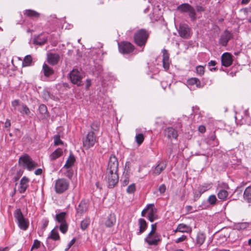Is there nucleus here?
I'll use <instances>...</instances> for the list:
<instances>
[{"label":"nucleus","mask_w":251,"mask_h":251,"mask_svg":"<svg viewBox=\"0 0 251 251\" xmlns=\"http://www.w3.org/2000/svg\"><path fill=\"white\" fill-rule=\"evenodd\" d=\"M149 36L147 30L141 29L137 31L134 35L135 43L139 47H144Z\"/></svg>","instance_id":"1"},{"label":"nucleus","mask_w":251,"mask_h":251,"mask_svg":"<svg viewBox=\"0 0 251 251\" xmlns=\"http://www.w3.org/2000/svg\"><path fill=\"white\" fill-rule=\"evenodd\" d=\"M19 164L24 168H26L30 171L38 166L37 163L35 162L27 154H25L19 158Z\"/></svg>","instance_id":"2"},{"label":"nucleus","mask_w":251,"mask_h":251,"mask_svg":"<svg viewBox=\"0 0 251 251\" xmlns=\"http://www.w3.org/2000/svg\"><path fill=\"white\" fill-rule=\"evenodd\" d=\"M97 137L95 132L93 131H90L86 135L82 138V143L83 148L88 150L93 147L97 141Z\"/></svg>","instance_id":"3"},{"label":"nucleus","mask_w":251,"mask_h":251,"mask_svg":"<svg viewBox=\"0 0 251 251\" xmlns=\"http://www.w3.org/2000/svg\"><path fill=\"white\" fill-rule=\"evenodd\" d=\"M14 215L19 227L22 230H26L29 226V222L24 217L21 210L20 209H16L14 212Z\"/></svg>","instance_id":"4"},{"label":"nucleus","mask_w":251,"mask_h":251,"mask_svg":"<svg viewBox=\"0 0 251 251\" xmlns=\"http://www.w3.org/2000/svg\"><path fill=\"white\" fill-rule=\"evenodd\" d=\"M177 10L181 13H187L192 21L196 19L195 9L188 3H184L179 5L177 7Z\"/></svg>","instance_id":"5"},{"label":"nucleus","mask_w":251,"mask_h":251,"mask_svg":"<svg viewBox=\"0 0 251 251\" xmlns=\"http://www.w3.org/2000/svg\"><path fill=\"white\" fill-rule=\"evenodd\" d=\"M70 185L69 181L65 178L57 179L54 184L55 191L57 194H62L68 190Z\"/></svg>","instance_id":"6"},{"label":"nucleus","mask_w":251,"mask_h":251,"mask_svg":"<svg viewBox=\"0 0 251 251\" xmlns=\"http://www.w3.org/2000/svg\"><path fill=\"white\" fill-rule=\"evenodd\" d=\"M105 180L108 183V187L109 188H113L119 181V176L117 171H107Z\"/></svg>","instance_id":"7"},{"label":"nucleus","mask_w":251,"mask_h":251,"mask_svg":"<svg viewBox=\"0 0 251 251\" xmlns=\"http://www.w3.org/2000/svg\"><path fill=\"white\" fill-rule=\"evenodd\" d=\"M70 78L73 83L77 86L82 85V76L81 73L77 69H73L70 73Z\"/></svg>","instance_id":"8"},{"label":"nucleus","mask_w":251,"mask_h":251,"mask_svg":"<svg viewBox=\"0 0 251 251\" xmlns=\"http://www.w3.org/2000/svg\"><path fill=\"white\" fill-rule=\"evenodd\" d=\"M119 51L123 54H128L133 51L134 46L128 42H122L118 43Z\"/></svg>","instance_id":"9"},{"label":"nucleus","mask_w":251,"mask_h":251,"mask_svg":"<svg viewBox=\"0 0 251 251\" xmlns=\"http://www.w3.org/2000/svg\"><path fill=\"white\" fill-rule=\"evenodd\" d=\"M161 241V236L158 233H149L145 238V241L149 245H156Z\"/></svg>","instance_id":"10"},{"label":"nucleus","mask_w":251,"mask_h":251,"mask_svg":"<svg viewBox=\"0 0 251 251\" xmlns=\"http://www.w3.org/2000/svg\"><path fill=\"white\" fill-rule=\"evenodd\" d=\"M118 165L119 163L117 157L113 154L111 155L109 157L107 171H118Z\"/></svg>","instance_id":"11"},{"label":"nucleus","mask_w":251,"mask_h":251,"mask_svg":"<svg viewBox=\"0 0 251 251\" xmlns=\"http://www.w3.org/2000/svg\"><path fill=\"white\" fill-rule=\"evenodd\" d=\"M218 189H219L217 193L218 198L222 201L226 200L228 195L226 190L229 189L227 184L223 183H222V188H220V186L219 185Z\"/></svg>","instance_id":"12"},{"label":"nucleus","mask_w":251,"mask_h":251,"mask_svg":"<svg viewBox=\"0 0 251 251\" xmlns=\"http://www.w3.org/2000/svg\"><path fill=\"white\" fill-rule=\"evenodd\" d=\"M232 37V34L231 32L227 30H225L219 39V43L222 46L225 47Z\"/></svg>","instance_id":"13"},{"label":"nucleus","mask_w":251,"mask_h":251,"mask_svg":"<svg viewBox=\"0 0 251 251\" xmlns=\"http://www.w3.org/2000/svg\"><path fill=\"white\" fill-rule=\"evenodd\" d=\"M179 36L183 38H188L190 37V28L186 24H180L178 30Z\"/></svg>","instance_id":"14"},{"label":"nucleus","mask_w":251,"mask_h":251,"mask_svg":"<svg viewBox=\"0 0 251 251\" xmlns=\"http://www.w3.org/2000/svg\"><path fill=\"white\" fill-rule=\"evenodd\" d=\"M48 62L52 65H56L60 59V55L58 53L49 52L47 54Z\"/></svg>","instance_id":"15"},{"label":"nucleus","mask_w":251,"mask_h":251,"mask_svg":"<svg viewBox=\"0 0 251 251\" xmlns=\"http://www.w3.org/2000/svg\"><path fill=\"white\" fill-rule=\"evenodd\" d=\"M221 61L224 66L226 67L230 66L233 61L232 55L228 52L224 53L222 55Z\"/></svg>","instance_id":"16"},{"label":"nucleus","mask_w":251,"mask_h":251,"mask_svg":"<svg viewBox=\"0 0 251 251\" xmlns=\"http://www.w3.org/2000/svg\"><path fill=\"white\" fill-rule=\"evenodd\" d=\"M88 209V203L85 201H81L76 208V216H81L85 213Z\"/></svg>","instance_id":"17"},{"label":"nucleus","mask_w":251,"mask_h":251,"mask_svg":"<svg viewBox=\"0 0 251 251\" xmlns=\"http://www.w3.org/2000/svg\"><path fill=\"white\" fill-rule=\"evenodd\" d=\"M147 212L148 213V220L152 222L154 220L156 219L157 216L156 214V209L154 208L153 204H150L147 207Z\"/></svg>","instance_id":"18"},{"label":"nucleus","mask_w":251,"mask_h":251,"mask_svg":"<svg viewBox=\"0 0 251 251\" xmlns=\"http://www.w3.org/2000/svg\"><path fill=\"white\" fill-rule=\"evenodd\" d=\"M162 63L163 67L165 70L167 71L169 70L170 68V65L171 63V61L169 58V54L168 53L167 50L164 49L162 50Z\"/></svg>","instance_id":"19"},{"label":"nucleus","mask_w":251,"mask_h":251,"mask_svg":"<svg viewBox=\"0 0 251 251\" xmlns=\"http://www.w3.org/2000/svg\"><path fill=\"white\" fill-rule=\"evenodd\" d=\"M29 179L26 176L22 177L20 181L19 191L20 193L22 194L25 192L29 185Z\"/></svg>","instance_id":"20"},{"label":"nucleus","mask_w":251,"mask_h":251,"mask_svg":"<svg viewBox=\"0 0 251 251\" xmlns=\"http://www.w3.org/2000/svg\"><path fill=\"white\" fill-rule=\"evenodd\" d=\"M164 133L165 136L169 139H176L177 137V131L172 127H169L165 129Z\"/></svg>","instance_id":"21"},{"label":"nucleus","mask_w":251,"mask_h":251,"mask_svg":"<svg viewBox=\"0 0 251 251\" xmlns=\"http://www.w3.org/2000/svg\"><path fill=\"white\" fill-rule=\"evenodd\" d=\"M166 164L165 162L161 161L156 165L153 169L152 174L154 176H158L166 168Z\"/></svg>","instance_id":"22"},{"label":"nucleus","mask_w":251,"mask_h":251,"mask_svg":"<svg viewBox=\"0 0 251 251\" xmlns=\"http://www.w3.org/2000/svg\"><path fill=\"white\" fill-rule=\"evenodd\" d=\"M42 72L46 77H49L54 74V70L46 63L43 65Z\"/></svg>","instance_id":"23"},{"label":"nucleus","mask_w":251,"mask_h":251,"mask_svg":"<svg viewBox=\"0 0 251 251\" xmlns=\"http://www.w3.org/2000/svg\"><path fill=\"white\" fill-rule=\"evenodd\" d=\"M116 221V216L114 213L109 215L105 222V225L106 227H110L113 226Z\"/></svg>","instance_id":"24"},{"label":"nucleus","mask_w":251,"mask_h":251,"mask_svg":"<svg viewBox=\"0 0 251 251\" xmlns=\"http://www.w3.org/2000/svg\"><path fill=\"white\" fill-rule=\"evenodd\" d=\"M57 228L58 226H56L51 231L50 234L47 238V242H49L50 239H52L54 241L59 240L60 239V236L57 231Z\"/></svg>","instance_id":"25"},{"label":"nucleus","mask_w":251,"mask_h":251,"mask_svg":"<svg viewBox=\"0 0 251 251\" xmlns=\"http://www.w3.org/2000/svg\"><path fill=\"white\" fill-rule=\"evenodd\" d=\"M63 151L62 149L58 148L50 155V159L51 161L55 160L61 156L63 155Z\"/></svg>","instance_id":"26"},{"label":"nucleus","mask_w":251,"mask_h":251,"mask_svg":"<svg viewBox=\"0 0 251 251\" xmlns=\"http://www.w3.org/2000/svg\"><path fill=\"white\" fill-rule=\"evenodd\" d=\"M25 15L31 19H38L40 17V14L34 10L31 9H27L24 12Z\"/></svg>","instance_id":"27"},{"label":"nucleus","mask_w":251,"mask_h":251,"mask_svg":"<svg viewBox=\"0 0 251 251\" xmlns=\"http://www.w3.org/2000/svg\"><path fill=\"white\" fill-rule=\"evenodd\" d=\"M187 83L189 86L196 85V87L199 88H201L203 87V85L201 84L200 80L196 77H192L188 79L187 81Z\"/></svg>","instance_id":"28"},{"label":"nucleus","mask_w":251,"mask_h":251,"mask_svg":"<svg viewBox=\"0 0 251 251\" xmlns=\"http://www.w3.org/2000/svg\"><path fill=\"white\" fill-rule=\"evenodd\" d=\"M174 231L175 232H180L182 233H189L191 231V228L190 226H187L186 225L180 224L177 226V228Z\"/></svg>","instance_id":"29"},{"label":"nucleus","mask_w":251,"mask_h":251,"mask_svg":"<svg viewBox=\"0 0 251 251\" xmlns=\"http://www.w3.org/2000/svg\"><path fill=\"white\" fill-rule=\"evenodd\" d=\"M47 41V36L43 34H41L34 39L33 43L35 45H42L44 44Z\"/></svg>","instance_id":"30"},{"label":"nucleus","mask_w":251,"mask_h":251,"mask_svg":"<svg viewBox=\"0 0 251 251\" xmlns=\"http://www.w3.org/2000/svg\"><path fill=\"white\" fill-rule=\"evenodd\" d=\"M139 231L137 232L138 235H140L144 232L147 228V223L146 221L142 218L139 219Z\"/></svg>","instance_id":"31"},{"label":"nucleus","mask_w":251,"mask_h":251,"mask_svg":"<svg viewBox=\"0 0 251 251\" xmlns=\"http://www.w3.org/2000/svg\"><path fill=\"white\" fill-rule=\"evenodd\" d=\"M243 198L248 203H251V186L247 187L244 191Z\"/></svg>","instance_id":"32"},{"label":"nucleus","mask_w":251,"mask_h":251,"mask_svg":"<svg viewBox=\"0 0 251 251\" xmlns=\"http://www.w3.org/2000/svg\"><path fill=\"white\" fill-rule=\"evenodd\" d=\"M212 187L211 183H204L200 185L197 189H198L202 194L210 189Z\"/></svg>","instance_id":"33"},{"label":"nucleus","mask_w":251,"mask_h":251,"mask_svg":"<svg viewBox=\"0 0 251 251\" xmlns=\"http://www.w3.org/2000/svg\"><path fill=\"white\" fill-rule=\"evenodd\" d=\"M75 160L74 155L70 154L63 168H71L74 165Z\"/></svg>","instance_id":"34"},{"label":"nucleus","mask_w":251,"mask_h":251,"mask_svg":"<svg viewBox=\"0 0 251 251\" xmlns=\"http://www.w3.org/2000/svg\"><path fill=\"white\" fill-rule=\"evenodd\" d=\"M19 111L22 115H29L30 113V111L29 109L27 107V106L24 104H21V105L18 108L17 110Z\"/></svg>","instance_id":"35"},{"label":"nucleus","mask_w":251,"mask_h":251,"mask_svg":"<svg viewBox=\"0 0 251 251\" xmlns=\"http://www.w3.org/2000/svg\"><path fill=\"white\" fill-rule=\"evenodd\" d=\"M66 213L64 212L56 214L55 216V220L60 224L66 223Z\"/></svg>","instance_id":"36"},{"label":"nucleus","mask_w":251,"mask_h":251,"mask_svg":"<svg viewBox=\"0 0 251 251\" xmlns=\"http://www.w3.org/2000/svg\"><path fill=\"white\" fill-rule=\"evenodd\" d=\"M205 235L203 233L199 232L197 234V239H196L197 244L199 245L200 246L202 245L203 244V243L205 241Z\"/></svg>","instance_id":"37"},{"label":"nucleus","mask_w":251,"mask_h":251,"mask_svg":"<svg viewBox=\"0 0 251 251\" xmlns=\"http://www.w3.org/2000/svg\"><path fill=\"white\" fill-rule=\"evenodd\" d=\"M32 62V58L30 55L25 56L23 61V67H27L31 65Z\"/></svg>","instance_id":"38"},{"label":"nucleus","mask_w":251,"mask_h":251,"mask_svg":"<svg viewBox=\"0 0 251 251\" xmlns=\"http://www.w3.org/2000/svg\"><path fill=\"white\" fill-rule=\"evenodd\" d=\"M39 111L43 117L46 118L48 116L47 107L45 104H41L39 106Z\"/></svg>","instance_id":"39"},{"label":"nucleus","mask_w":251,"mask_h":251,"mask_svg":"<svg viewBox=\"0 0 251 251\" xmlns=\"http://www.w3.org/2000/svg\"><path fill=\"white\" fill-rule=\"evenodd\" d=\"M90 219L89 218L86 217L80 223V228L82 230H85L90 225Z\"/></svg>","instance_id":"40"},{"label":"nucleus","mask_w":251,"mask_h":251,"mask_svg":"<svg viewBox=\"0 0 251 251\" xmlns=\"http://www.w3.org/2000/svg\"><path fill=\"white\" fill-rule=\"evenodd\" d=\"M218 201L215 195H211L209 196L207 199L208 202L212 205H214L216 204L217 201Z\"/></svg>","instance_id":"41"},{"label":"nucleus","mask_w":251,"mask_h":251,"mask_svg":"<svg viewBox=\"0 0 251 251\" xmlns=\"http://www.w3.org/2000/svg\"><path fill=\"white\" fill-rule=\"evenodd\" d=\"M100 127V123L97 121H95L91 125V131H93L94 132H95V131H98L99 130Z\"/></svg>","instance_id":"42"},{"label":"nucleus","mask_w":251,"mask_h":251,"mask_svg":"<svg viewBox=\"0 0 251 251\" xmlns=\"http://www.w3.org/2000/svg\"><path fill=\"white\" fill-rule=\"evenodd\" d=\"M136 142L138 145H141L144 140V137L143 134H138L135 136Z\"/></svg>","instance_id":"43"},{"label":"nucleus","mask_w":251,"mask_h":251,"mask_svg":"<svg viewBox=\"0 0 251 251\" xmlns=\"http://www.w3.org/2000/svg\"><path fill=\"white\" fill-rule=\"evenodd\" d=\"M54 144L55 146H58L63 144V142L60 140V137L59 134L54 136Z\"/></svg>","instance_id":"44"},{"label":"nucleus","mask_w":251,"mask_h":251,"mask_svg":"<svg viewBox=\"0 0 251 251\" xmlns=\"http://www.w3.org/2000/svg\"><path fill=\"white\" fill-rule=\"evenodd\" d=\"M196 73L198 75L202 76L204 73V68L202 66H198L196 68Z\"/></svg>","instance_id":"45"},{"label":"nucleus","mask_w":251,"mask_h":251,"mask_svg":"<svg viewBox=\"0 0 251 251\" xmlns=\"http://www.w3.org/2000/svg\"><path fill=\"white\" fill-rule=\"evenodd\" d=\"M68 227V226L66 222L60 224V225L59 226V229L60 231L64 234L67 231Z\"/></svg>","instance_id":"46"},{"label":"nucleus","mask_w":251,"mask_h":251,"mask_svg":"<svg viewBox=\"0 0 251 251\" xmlns=\"http://www.w3.org/2000/svg\"><path fill=\"white\" fill-rule=\"evenodd\" d=\"M66 169V172L64 173V176L69 178H71L73 175V171L71 168H64Z\"/></svg>","instance_id":"47"},{"label":"nucleus","mask_w":251,"mask_h":251,"mask_svg":"<svg viewBox=\"0 0 251 251\" xmlns=\"http://www.w3.org/2000/svg\"><path fill=\"white\" fill-rule=\"evenodd\" d=\"M136 190V186L135 184L134 183H132L130 185H129L127 189H126V192L128 194H132Z\"/></svg>","instance_id":"48"},{"label":"nucleus","mask_w":251,"mask_h":251,"mask_svg":"<svg viewBox=\"0 0 251 251\" xmlns=\"http://www.w3.org/2000/svg\"><path fill=\"white\" fill-rule=\"evenodd\" d=\"M193 194V201H196L201 197L202 193L198 189H197L194 191Z\"/></svg>","instance_id":"49"},{"label":"nucleus","mask_w":251,"mask_h":251,"mask_svg":"<svg viewBox=\"0 0 251 251\" xmlns=\"http://www.w3.org/2000/svg\"><path fill=\"white\" fill-rule=\"evenodd\" d=\"M248 226L249 225L247 223H242L237 225L236 227L238 230H242L246 229Z\"/></svg>","instance_id":"50"},{"label":"nucleus","mask_w":251,"mask_h":251,"mask_svg":"<svg viewBox=\"0 0 251 251\" xmlns=\"http://www.w3.org/2000/svg\"><path fill=\"white\" fill-rule=\"evenodd\" d=\"M12 106L14 107V110H18V108L21 105L20 104V100H15L12 101Z\"/></svg>","instance_id":"51"},{"label":"nucleus","mask_w":251,"mask_h":251,"mask_svg":"<svg viewBox=\"0 0 251 251\" xmlns=\"http://www.w3.org/2000/svg\"><path fill=\"white\" fill-rule=\"evenodd\" d=\"M166 190V187L165 184H161L158 188V190L160 194H163Z\"/></svg>","instance_id":"52"},{"label":"nucleus","mask_w":251,"mask_h":251,"mask_svg":"<svg viewBox=\"0 0 251 251\" xmlns=\"http://www.w3.org/2000/svg\"><path fill=\"white\" fill-rule=\"evenodd\" d=\"M40 246V242L38 240H35L32 246L31 250L34 248L38 249Z\"/></svg>","instance_id":"53"},{"label":"nucleus","mask_w":251,"mask_h":251,"mask_svg":"<svg viewBox=\"0 0 251 251\" xmlns=\"http://www.w3.org/2000/svg\"><path fill=\"white\" fill-rule=\"evenodd\" d=\"M186 239H187V236L186 235H182L181 237H180L179 238L177 239L175 241V242L176 243H178L183 242V241L186 240Z\"/></svg>","instance_id":"54"},{"label":"nucleus","mask_w":251,"mask_h":251,"mask_svg":"<svg viewBox=\"0 0 251 251\" xmlns=\"http://www.w3.org/2000/svg\"><path fill=\"white\" fill-rule=\"evenodd\" d=\"M129 181V177L127 176H124V179L122 181V185L123 186H125L127 185Z\"/></svg>","instance_id":"55"},{"label":"nucleus","mask_w":251,"mask_h":251,"mask_svg":"<svg viewBox=\"0 0 251 251\" xmlns=\"http://www.w3.org/2000/svg\"><path fill=\"white\" fill-rule=\"evenodd\" d=\"M151 231L149 232V233H150V234H152L154 233H157L156 232V224H152L151 225Z\"/></svg>","instance_id":"56"},{"label":"nucleus","mask_w":251,"mask_h":251,"mask_svg":"<svg viewBox=\"0 0 251 251\" xmlns=\"http://www.w3.org/2000/svg\"><path fill=\"white\" fill-rule=\"evenodd\" d=\"M75 238H73L68 244V247L66 249V250H69L71 247V246L75 243Z\"/></svg>","instance_id":"57"},{"label":"nucleus","mask_w":251,"mask_h":251,"mask_svg":"<svg viewBox=\"0 0 251 251\" xmlns=\"http://www.w3.org/2000/svg\"><path fill=\"white\" fill-rule=\"evenodd\" d=\"M199 130L201 133H203L205 131V127L203 126H200L199 127Z\"/></svg>","instance_id":"58"},{"label":"nucleus","mask_w":251,"mask_h":251,"mask_svg":"<svg viewBox=\"0 0 251 251\" xmlns=\"http://www.w3.org/2000/svg\"><path fill=\"white\" fill-rule=\"evenodd\" d=\"M42 170L41 169H37L34 172V174L36 175H40L42 174Z\"/></svg>","instance_id":"59"},{"label":"nucleus","mask_w":251,"mask_h":251,"mask_svg":"<svg viewBox=\"0 0 251 251\" xmlns=\"http://www.w3.org/2000/svg\"><path fill=\"white\" fill-rule=\"evenodd\" d=\"M48 224H49L48 220H44L43 221V227L44 228H45L47 226Z\"/></svg>","instance_id":"60"},{"label":"nucleus","mask_w":251,"mask_h":251,"mask_svg":"<svg viewBox=\"0 0 251 251\" xmlns=\"http://www.w3.org/2000/svg\"><path fill=\"white\" fill-rule=\"evenodd\" d=\"M216 64V62L214 60H211L209 63H208V66H215V65Z\"/></svg>","instance_id":"61"},{"label":"nucleus","mask_w":251,"mask_h":251,"mask_svg":"<svg viewBox=\"0 0 251 251\" xmlns=\"http://www.w3.org/2000/svg\"><path fill=\"white\" fill-rule=\"evenodd\" d=\"M147 212V209H144L142 211V213H141V215L143 217H145V214Z\"/></svg>","instance_id":"62"},{"label":"nucleus","mask_w":251,"mask_h":251,"mask_svg":"<svg viewBox=\"0 0 251 251\" xmlns=\"http://www.w3.org/2000/svg\"><path fill=\"white\" fill-rule=\"evenodd\" d=\"M186 209L188 211H190L192 209V207L190 205L186 206Z\"/></svg>","instance_id":"63"},{"label":"nucleus","mask_w":251,"mask_h":251,"mask_svg":"<svg viewBox=\"0 0 251 251\" xmlns=\"http://www.w3.org/2000/svg\"><path fill=\"white\" fill-rule=\"evenodd\" d=\"M250 0H242V4H247Z\"/></svg>","instance_id":"64"}]
</instances>
